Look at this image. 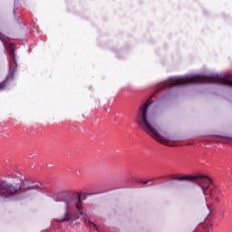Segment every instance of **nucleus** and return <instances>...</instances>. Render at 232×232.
Segmentation results:
<instances>
[{"mask_svg":"<svg viewBox=\"0 0 232 232\" xmlns=\"http://www.w3.org/2000/svg\"><path fill=\"white\" fill-rule=\"evenodd\" d=\"M149 108L150 104L148 102L140 107L136 115V124L140 128V130L145 131L147 135L155 139L157 142H160L164 146H168V144L171 142V140L167 133L160 130V128L155 121V117L148 111Z\"/></svg>","mask_w":232,"mask_h":232,"instance_id":"f257e3e1","label":"nucleus"},{"mask_svg":"<svg viewBox=\"0 0 232 232\" xmlns=\"http://www.w3.org/2000/svg\"><path fill=\"white\" fill-rule=\"evenodd\" d=\"M185 84H224L232 88V76L192 75L172 78L161 84V90H168V88H173V86H185Z\"/></svg>","mask_w":232,"mask_h":232,"instance_id":"f03ea898","label":"nucleus"},{"mask_svg":"<svg viewBox=\"0 0 232 232\" xmlns=\"http://www.w3.org/2000/svg\"><path fill=\"white\" fill-rule=\"evenodd\" d=\"M64 211L60 212L57 218V221L63 224V222H71V226H75L78 218L81 217H86L82 211V199L79 194H67L63 199Z\"/></svg>","mask_w":232,"mask_h":232,"instance_id":"7ed1b4c3","label":"nucleus"},{"mask_svg":"<svg viewBox=\"0 0 232 232\" xmlns=\"http://www.w3.org/2000/svg\"><path fill=\"white\" fill-rule=\"evenodd\" d=\"M173 179L184 181V182H194V184H197L198 187H200L202 193H206V191H208L209 186H211V179H209L208 176H204V175L178 176V177H174Z\"/></svg>","mask_w":232,"mask_h":232,"instance_id":"20e7f679","label":"nucleus"},{"mask_svg":"<svg viewBox=\"0 0 232 232\" xmlns=\"http://www.w3.org/2000/svg\"><path fill=\"white\" fill-rule=\"evenodd\" d=\"M24 186V177L20 179V182L16 186L8 184L6 181H0V197L8 198V197H12L15 195V193H19Z\"/></svg>","mask_w":232,"mask_h":232,"instance_id":"39448f33","label":"nucleus"},{"mask_svg":"<svg viewBox=\"0 0 232 232\" xmlns=\"http://www.w3.org/2000/svg\"><path fill=\"white\" fill-rule=\"evenodd\" d=\"M209 197L212 202L218 204L220 202V197H222V191L218 188H214L210 190Z\"/></svg>","mask_w":232,"mask_h":232,"instance_id":"423d86ee","label":"nucleus"},{"mask_svg":"<svg viewBox=\"0 0 232 232\" xmlns=\"http://www.w3.org/2000/svg\"><path fill=\"white\" fill-rule=\"evenodd\" d=\"M14 75L15 72L14 71L5 79V81L0 82V92H3V90L6 89V86H8V82H10V81H14Z\"/></svg>","mask_w":232,"mask_h":232,"instance_id":"0eeeda50","label":"nucleus"},{"mask_svg":"<svg viewBox=\"0 0 232 232\" xmlns=\"http://www.w3.org/2000/svg\"><path fill=\"white\" fill-rule=\"evenodd\" d=\"M84 224H86V226H88V227H90V229H92V231L100 232L97 228V225H95V223L90 221L89 219H85Z\"/></svg>","mask_w":232,"mask_h":232,"instance_id":"6e6552de","label":"nucleus"},{"mask_svg":"<svg viewBox=\"0 0 232 232\" xmlns=\"http://www.w3.org/2000/svg\"><path fill=\"white\" fill-rule=\"evenodd\" d=\"M136 182H139L140 184H144V185L149 184L148 180L142 181V179H138L136 180Z\"/></svg>","mask_w":232,"mask_h":232,"instance_id":"1a4fd4ad","label":"nucleus"},{"mask_svg":"<svg viewBox=\"0 0 232 232\" xmlns=\"http://www.w3.org/2000/svg\"><path fill=\"white\" fill-rule=\"evenodd\" d=\"M36 188H37V186L35 185L25 188V189H36Z\"/></svg>","mask_w":232,"mask_h":232,"instance_id":"9d476101","label":"nucleus"},{"mask_svg":"<svg viewBox=\"0 0 232 232\" xmlns=\"http://www.w3.org/2000/svg\"><path fill=\"white\" fill-rule=\"evenodd\" d=\"M147 181H149V183H150V182H153V179H149V180H147Z\"/></svg>","mask_w":232,"mask_h":232,"instance_id":"9b49d317","label":"nucleus"},{"mask_svg":"<svg viewBox=\"0 0 232 232\" xmlns=\"http://www.w3.org/2000/svg\"><path fill=\"white\" fill-rule=\"evenodd\" d=\"M0 36H1V33H0Z\"/></svg>","mask_w":232,"mask_h":232,"instance_id":"f8f14e48","label":"nucleus"}]
</instances>
